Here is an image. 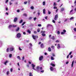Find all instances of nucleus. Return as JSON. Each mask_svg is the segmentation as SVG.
<instances>
[{"instance_id": "f257e3e1", "label": "nucleus", "mask_w": 76, "mask_h": 76, "mask_svg": "<svg viewBox=\"0 0 76 76\" xmlns=\"http://www.w3.org/2000/svg\"><path fill=\"white\" fill-rule=\"evenodd\" d=\"M39 66H37L36 67V69H34V70H35L38 73H39V71L40 70V69H39Z\"/></svg>"}, {"instance_id": "f03ea898", "label": "nucleus", "mask_w": 76, "mask_h": 76, "mask_svg": "<svg viewBox=\"0 0 76 76\" xmlns=\"http://www.w3.org/2000/svg\"><path fill=\"white\" fill-rule=\"evenodd\" d=\"M32 38L34 39L35 41L36 38H38V36L37 35L34 36V35H32Z\"/></svg>"}, {"instance_id": "7ed1b4c3", "label": "nucleus", "mask_w": 76, "mask_h": 76, "mask_svg": "<svg viewBox=\"0 0 76 76\" xmlns=\"http://www.w3.org/2000/svg\"><path fill=\"white\" fill-rule=\"evenodd\" d=\"M14 47H12L10 48L9 50L10 51H14Z\"/></svg>"}, {"instance_id": "20e7f679", "label": "nucleus", "mask_w": 76, "mask_h": 76, "mask_svg": "<svg viewBox=\"0 0 76 76\" xmlns=\"http://www.w3.org/2000/svg\"><path fill=\"white\" fill-rule=\"evenodd\" d=\"M17 37L18 38H20L21 34L20 33H18L17 35Z\"/></svg>"}, {"instance_id": "39448f33", "label": "nucleus", "mask_w": 76, "mask_h": 76, "mask_svg": "<svg viewBox=\"0 0 76 76\" xmlns=\"http://www.w3.org/2000/svg\"><path fill=\"white\" fill-rule=\"evenodd\" d=\"M57 18H58V15H56L55 16L54 19L55 20H56L57 19Z\"/></svg>"}, {"instance_id": "423d86ee", "label": "nucleus", "mask_w": 76, "mask_h": 76, "mask_svg": "<svg viewBox=\"0 0 76 76\" xmlns=\"http://www.w3.org/2000/svg\"><path fill=\"white\" fill-rule=\"evenodd\" d=\"M42 59H43V56H41L39 57V60L40 61H41Z\"/></svg>"}, {"instance_id": "0eeeda50", "label": "nucleus", "mask_w": 76, "mask_h": 76, "mask_svg": "<svg viewBox=\"0 0 76 76\" xmlns=\"http://www.w3.org/2000/svg\"><path fill=\"white\" fill-rule=\"evenodd\" d=\"M31 66L32 67V69H33V70H35V68H34V67H35V65H34V64H31Z\"/></svg>"}, {"instance_id": "6e6552de", "label": "nucleus", "mask_w": 76, "mask_h": 76, "mask_svg": "<svg viewBox=\"0 0 76 76\" xmlns=\"http://www.w3.org/2000/svg\"><path fill=\"white\" fill-rule=\"evenodd\" d=\"M17 20H18V18L17 17H15L14 19V22H16V21H17Z\"/></svg>"}, {"instance_id": "1a4fd4ad", "label": "nucleus", "mask_w": 76, "mask_h": 76, "mask_svg": "<svg viewBox=\"0 0 76 76\" xmlns=\"http://www.w3.org/2000/svg\"><path fill=\"white\" fill-rule=\"evenodd\" d=\"M29 45H30V46H31L29 47V48H30L31 49L32 48V43H29Z\"/></svg>"}, {"instance_id": "9d476101", "label": "nucleus", "mask_w": 76, "mask_h": 76, "mask_svg": "<svg viewBox=\"0 0 76 76\" xmlns=\"http://www.w3.org/2000/svg\"><path fill=\"white\" fill-rule=\"evenodd\" d=\"M57 48L58 49H60V44H58L57 45Z\"/></svg>"}, {"instance_id": "9b49d317", "label": "nucleus", "mask_w": 76, "mask_h": 76, "mask_svg": "<svg viewBox=\"0 0 76 76\" xmlns=\"http://www.w3.org/2000/svg\"><path fill=\"white\" fill-rule=\"evenodd\" d=\"M7 63H9V61H6L5 62H4V64L5 65H6Z\"/></svg>"}, {"instance_id": "f8f14e48", "label": "nucleus", "mask_w": 76, "mask_h": 76, "mask_svg": "<svg viewBox=\"0 0 76 76\" xmlns=\"http://www.w3.org/2000/svg\"><path fill=\"white\" fill-rule=\"evenodd\" d=\"M9 57L10 58H12V54H9Z\"/></svg>"}, {"instance_id": "ddd939ff", "label": "nucleus", "mask_w": 76, "mask_h": 76, "mask_svg": "<svg viewBox=\"0 0 76 76\" xmlns=\"http://www.w3.org/2000/svg\"><path fill=\"white\" fill-rule=\"evenodd\" d=\"M50 69L51 71H52V72H53V67H50Z\"/></svg>"}, {"instance_id": "4468645a", "label": "nucleus", "mask_w": 76, "mask_h": 76, "mask_svg": "<svg viewBox=\"0 0 76 76\" xmlns=\"http://www.w3.org/2000/svg\"><path fill=\"white\" fill-rule=\"evenodd\" d=\"M51 39H52L53 40H54V39H55V37H54V36H52L51 38Z\"/></svg>"}, {"instance_id": "2eb2a0df", "label": "nucleus", "mask_w": 76, "mask_h": 76, "mask_svg": "<svg viewBox=\"0 0 76 76\" xmlns=\"http://www.w3.org/2000/svg\"><path fill=\"white\" fill-rule=\"evenodd\" d=\"M43 13L44 14H45V9H43Z\"/></svg>"}, {"instance_id": "dca6fc26", "label": "nucleus", "mask_w": 76, "mask_h": 76, "mask_svg": "<svg viewBox=\"0 0 76 76\" xmlns=\"http://www.w3.org/2000/svg\"><path fill=\"white\" fill-rule=\"evenodd\" d=\"M61 12H63L64 10V8H61Z\"/></svg>"}, {"instance_id": "f3484780", "label": "nucleus", "mask_w": 76, "mask_h": 76, "mask_svg": "<svg viewBox=\"0 0 76 76\" xmlns=\"http://www.w3.org/2000/svg\"><path fill=\"white\" fill-rule=\"evenodd\" d=\"M40 47L41 48H44V44L43 43H42L41 45H40Z\"/></svg>"}, {"instance_id": "a211bd4d", "label": "nucleus", "mask_w": 76, "mask_h": 76, "mask_svg": "<svg viewBox=\"0 0 76 76\" xmlns=\"http://www.w3.org/2000/svg\"><path fill=\"white\" fill-rule=\"evenodd\" d=\"M48 50L49 51H51V48L50 47L48 48Z\"/></svg>"}, {"instance_id": "6ab92c4d", "label": "nucleus", "mask_w": 76, "mask_h": 76, "mask_svg": "<svg viewBox=\"0 0 76 76\" xmlns=\"http://www.w3.org/2000/svg\"><path fill=\"white\" fill-rule=\"evenodd\" d=\"M12 27H13V25H10L8 27V28L10 29V28H11Z\"/></svg>"}, {"instance_id": "aec40b11", "label": "nucleus", "mask_w": 76, "mask_h": 76, "mask_svg": "<svg viewBox=\"0 0 76 76\" xmlns=\"http://www.w3.org/2000/svg\"><path fill=\"white\" fill-rule=\"evenodd\" d=\"M73 64H74V61H73L72 62V64L71 65L72 67H73Z\"/></svg>"}, {"instance_id": "412c9836", "label": "nucleus", "mask_w": 76, "mask_h": 76, "mask_svg": "<svg viewBox=\"0 0 76 76\" xmlns=\"http://www.w3.org/2000/svg\"><path fill=\"white\" fill-rule=\"evenodd\" d=\"M29 76H33V75H32V73L31 72H30L29 74Z\"/></svg>"}, {"instance_id": "4be33fe9", "label": "nucleus", "mask_w": 76, "mask_h": 76, "mask_svg": "<svg viewBox=\"0 0 76 76\" xmlns=\"http://www.w3.org/2000/svg\"><path fill=\"white\" fill-rule=\"evenodd\" d=\"M20 29V28H19V27H18L17 29H16V31H18Z\"/></svg>"}, {"instance_id": "5701e85b", "label": "nucleus", "mask_w": 76, "mask_h": 76, "mask_svg": "<svg viewBox=\"0 0 76 76\" xmlns=\"http://www.w3.org/2000/svg\"><path fill=\"white\" fill-rule=\"evenodd\" d=\"M27 32H28V33H29V34H31V31L28 30L27 31Z\"/></svg>"}, {"instance_id": "b1692460", "label": "nucleus", "mask_w": 76, "mask_h": 76, "mask_svg": "<svg viewBox=\"0 0 76 76\" xmlns=\"http://www.w3.org/2000/svg\"><path fill=\"white\" fill-rule=\"evenodd\" d=\"M50 65H51V66H52L53 67H54V66H55V64L53 63L50 64Z\"/></svg>"}, {"instance_id": "393cba45", "label": "nucleus", "mask_w": 76, "mask_h": 76, "mask_svg": "<svg viewBox=\"0 0 76 76\" xmlns=\"http://www.w3.org/2000/svg\"><path fill=\"white\" fill-rule=\"evenodd\" d=\"M45 35L46 34H45L42 33V35L43 36V37H45Z\"/></svg>"}, {"instance_id": "a878e982", "label": "nucleus", "mask_w": 76, "mask_h": 76, "mask_svg": "<svg viewBox=\"0 0 76 76\" xmlns=\"http://www.w3.org/2000/svg\"><path fill=\"white\" fill-rule=\"evenodd\" d=\"M51 48L53 49V50H54V47L53 46H51Z\"/></svg>"}, {"instance_id": "bb28decb", "label": "nucleus", "mask_w": 76, "mask_h": 76, "mask_svg": "<svg viewBox=\"0 0 76 76\" xmlns=\"http://www.w3.org/2000/svg\"><path fill=\"white\" fill-rule=\"evenodd\" d=\"M17 58H18V59H19V60H20V56H17Z\"/></svg>"}, {"instance_id": "cd10ccee", "label": "nucleus", "mask_w": 76, "mask_h": 76, "mask_svg": "<svg viewBox=\"0 0 76 76\" xmlns=\"http://www.w3.org/2000/svg\"><path fill=\"white\" fill-rule=\"evenodd\" d=\"M41 33H43V34H44V33L45 32V31H41Z\"/></svg>"}, {"instance_id": "c85d7f7f", "label": "nucleus", "mask_w": 76, "mask_h": 76, "mask_svg": "<svg viewBox=\"0 0 76 76\" xmlns=\"http://www.w3.org/2000/svg\"><path fill=\"white\" fill-rule=\"evenodd\" d=\"M6 74L7 75H9V71H7L6 72Z\"/></svg>"}, {"instance_id": "c756f323", "label": "nucleus", "mask_w": 76, "mask_h": 76, "mask_svg": "<svg viewBox=\"0 0 76 76\" xmlns=\"http://www.w3.org/2000/svg\"><path fill=\"white\" fill-rule=\"evenodd\" d=\"M57 4H56V2H54V4H53V6H56Z\"/></svg>"}, {"instance_id": "7c9ffc66", "label": "nucleus", "mask_w": 76, "mask_h": 76, "mask_svg": "<svg viewBox=\"0 0 76 76\" xmlns=\"http://www.w3.org/2000/svg\"><path fill=\"white\" fill-rule=\"evenodd\" d=\"M43 6H45V1H44L43 2Z\"/></svg>"}, {"instance_id": "2f4dec72", "label": "nucleus", "mask_w": 76, "mask_h": 76, "mask_svg": "<svg viewBox=\"0 0 76 76\" xmlns=\"http://www.w3.org/2000/svg\"><path fill=\"white\" fill-rule=\"evenodd\" d=\"M37 32H40V30L39 29V28L37 29Z\"/></svg>"}, {"instance_id": "473e14b6", "label": "nucleus", "mask_w": 76, "mask_h": 76, "mask_svg": "<svg viewBox=\"0 0 76 76\" xmlns=\"http://www.w3.org/2000/svg\"><path fill=\"white\" fill-rule=\"evenodd\" d=\"M23 16H26V17L27 16V14H26L24 13L23 14Z\"/></svg>"}, {"instance_id": "72a5a7b5", "label": "nucleus", "mask_w": 76, "mask_h": 76, "mask_svg": "<svg viewBox=\"0 0 76 76\" xmlns=\"http://www.w3.org/2000/svg\"><path fill=\"white\" fill-rule=\"evenodd\" d=\"M12 26L13 27H14V28H15V27H16V26H17L16 25H15L14 24H13L12 25Z\"/></svg>"}, {"instance_id": "f704fd0d", "label": "nucleus", "mask_w": 76, "mask_h": 76, "mask_svg": "<svg viewBox=\"0 0 76 76\" xmlns=\"http://www.w3.org/2000/svg\"><path fill=\"white\" fill-rule=\"evenodd\" d=\"M22 22H23V20H21L19 22V23H22Z\"/></svg>"}, {"instance_id": "c9c22d12", "label": "nucleus", "mask_w": 76, "mask_h": 76, "mask_svg": "<svg viewBox=\"0 0 76 76\" xmlns=\"http://www.w3.org/2000/svg\"><path fill=\"white\" fill-rule=\"evenodd\" d=\"M63 31L64 33H66V31L64 29L63 30Z\"/></svg>"}, {"instance_id": "e433bc0d", "label": "nucleus", "mask_w": 76, "mask_h": 76, "mask_svg": "<svg viewBox=\"0 0 76 76\" xmlns=\"http://www.w3.org/2000/svg\"><path fill=\"white\" fill-rule=\"evenodd\" d=\"M51 60H54V58L53 57V56H51Z\"/></svg>"}, {"instance_id": "4c0bfd02", "label": "nucleus", "mask_w": 76, "mask_h": 76, "mask_svg": "<svg viewBox=\"0 0 76 76\" xmlns=\"http://www.w3.org/2000/svg\"><path fill=\"white\" fill-rule=\"evenodd\" d=\"M74 19V18H73V17H72L70 18V20H72V19Z\"/></svg>"}, {"instance_id": "58836bf2", "label": "nucleus", "mask_w": 76, "mask_h": 76, "mask_svg": "<svg viewBox=\"0 0 76 76\" xmlns=\"http://www.w3.org/2000/svg\"><path fill=\"white\" fill-rule=\"evenodd\" d=\"M19 50H20V51H22V49L20 48V47H19Z\"/></svg>"}, {"instance_id": "ea45409f", "label": "nucleus", "mask_w": 76, "mask_h": 76, "mask_svg": "<svg viewBox=\"0 0 76 76\" xmlns=\"http://www.w3.org/2000/svg\"><path fill=\"white\" fill-rule=\"evenodd\" d=\"M37 14L38 15V16H39L40 15V12H39V11L38 13H37Z\"/></svg>"}, {"instance_id": "a19ab883", "label": "nucleus", "mask_w": 76, "mask_h": 76, "mask_svg": "<svg viewBox=\"0 0 76 76\" xmlns=\"http://www.w3.org/2000/svg\"><path fill=\"white\" fill-rule=\"evenodd\" d=\"M53 9H57V7H53Z\"/></svg>"}, {"instance_id": "79ce46f5", "label": "nucleus", "mask_w": 76, "mask_h": 76, "mask_svg": "<svg viewBox=\"0 0 76 76\" xmlns=\"http://www.w3.org/2000/svg\"><path fill=\"white\" fill-rule=\"evenodd\" d=\"M74 31L75 32H76V28H74Z\"/></svg>"}, {"instance_id": "37998d69", "label": "nucleus", "mask_w": 76, "mask_h": 76, "mask_svg": "<svg viewBox=\"0 0 76 76\" xmlns=\"http://www.w3.org/2000/svg\"><path fill=\"white\" fill-rule=\"evenodd\" d=\"M31 9H34V7L33 6H32L31 7Z\"/></svg>"}, {"instance_id": "c03bdc74", "label": "nucleus", "mask_w": 76, "mask_h": 76, "mask_svg": "<svg viewBox=\"0 0 76 76\" xmlns=\"http://www.w3.org/2000/svg\"><path fill=\"white\" fill-rule=\"evenodd\" d=\"M52 22H53V23H56V22L55 21V20H53Z\"/></svg>"}, {"instance_id": "a18cd8bd", "label": "nucleus", "mask_w": 76, "mask_h": 76, "mask_svg": "<svg viewBox=\"0 0 76 76\" xmlns=\"http://www.w3.org/2000/svg\"><path fill=\"white\" fill-rule=\"evenodd\" d=\"M52 56L53 57H55V54H54V53H53L52 54Z\"/></svg>"}, {"instance_id": "49530a36", "label": "nucleus", "mask_w": 76, "mask_h": 76, "mask_svg": "<svg viewBox=\"0 0 76 76\" xmlns=\"http://www.w3.org/2000/svg\"><path fill=\"white\" fill-rule=\"evenodd\" d=\"M57 34H60V31H57Z\"/></svg>"}, {"instance_id": "de8ad7c7", "label": "nucleus", "mask_w": 76, "mask_h": 76, "mask_svg": "<svg viewBox=\"0 0 76 76\" xmlns=\"http://www.w3.org/2000/svg\"><path fill=\"white\" fill-rule=\"evenodd\" d=\"M25 23H26V22H24L22 24V26L24 25V24H25Z\"/></svg>"}, {"instance_id": "09e8293b", "label": "nucleus", "mask_w": 76, "mask_h": 76, "mask_svg": "<svg viewBox=\"0 0 76 76\" xmlns=\"http://www.w3.org/2000/svg\"><path fill=\"white\" fill-rule=\"evenodd\" d=\"M37 19V18L36 17H35L34 18V21H35V20H36Z\"/></svg>"}, {"instance_id": "8fccbe9b", "label": "nucleus", "mask_w": 76, "mask_h": 76, "mask_svg": "<svg viewBox=\"0 0 76 76\" xmlns=\"http://www.w3.org/2000/svg\"><path fill=\"white\" fill-rule=\"evenodd\" d=\"M68 19H65V20H64V22H66L67 20Z\"/></svg>"}, {"instance_id": "3c124183", "label": "nucleus", "mask_w": 76, "mask_h": 76, "mask_svg": "<svg viewBox=\"0 0 76 76\" xmlns=\"http://www.w3.org/2000/svg\"><path fill=\"white\" fill-rule=\"evenodd\" d=\"M12 71H13V69L12 68H11L10 69V72H12Z\"/></svg>"}, {"instance_id": "603ef678", "label": "nucleus", "mask_w": 76, "mask_h": 76, "mask_svg": "<svg viewBox=\"0 0 76 76\" xmlns=\"http://www.w3.org/2000/svg\"><path fill=\"white\" fill-rule=\"evenodd\" d=\"M25 58V57L23 56L22 58V59L23 60H24V59Z\"/></svg>"}, {"instance_id": "864d4df0", "label": "nucleus", "mask_w": 76, "mask_h": 76, "mask_svg": "<svg viewBox=\"0 0 76 76\" xmlns=\"http://www.w3.org/2000/svg\"><path fill=\"white\" fill-rule=\"evenodd\" d=\"M7 52H9V48H8L7 49Z\"/></svg>"}, {"instance_id": "5fc2aeb1", "label": "nucleus", "mask_w": 76, "mask_h": 76, "mask_svg": "<svg viewBox=\"0 0 76 76\" xmlns=\"http://www.w3.org/2000/svg\"><path fill=\"white\" fill-rule=\"evenodd\" d=\"M61 35H63V34H64V32H61Z\"/></svg>"}, {"instance_id": "6e6d98bb", "label": "nucleus", "mask_w": 76, "mask_h": 76, "mask_svg": "<svg viewBox=\"0 0 76 76\" xmlns=\"http://www.w3.org/2000/svg\"><path fill=\"white\" fill-rule=\"evenodd\" d=\"M48 14H49V15H50V14H51V12L49 11H48Z\"/></svg>"}, {"instance_id": "4d7b16f0", "label": "nucleus", "mask_w": 76, "mask_h": 76, "mask_svg": "<svg viewBox=\"0 0 76 76\" xmlns=\"http://www.w3.org/2000/svg\"><path fill=\"white\" fill-rule=\"evenodd\" d=\"M28 19H29V20H31L32 19V17H29V18H28Z\"/></svg>"}, {"instance_id": "13d9d810", "label": "nucleus", "mask_w": 76, "mask_h": 76, "mask_svg": "<svg viewBox=\"0 0 76 76\" xmlns=\"http://www.w3.org/2000/svg\"><path fill=\"white\" fill-rule=\"evenodd\" d=\"M38 26H41V24H38Z\"/></svg>"}, {"instance_id": "bf43d9fd", "label": "nucleus", "mask_w": 76, "mask_h": 76, "mask_svg": "<svg viewBox=\"0 0 76 76\" xmlns=\"http://www.w3.org/2000/svg\"><path fill=\"white\" fill-rule=\"evenodd\" d=\"M59 40H57L56 41V42H59Z\"/></svg>"}, {"instance_id": "052dcab7", "label": "nucleus", "mask_w": 76, "mask_h": 76, "mask_svg": "<svg viewBox=\"0 0 76 76\" xmlns=\"http://www.w3.org/2000/svg\"><path fill=\"white\" fill-rule=\"evenodd\" d=\"M8 1H9V0H6L5 3H7L8 2Z\"/></svg>"}, {"instance_id": "680f3d73", "label": "nucleus", "mask_w": 76, "mask_h": 76, "mask_svg": "<svg viewBox=\"0 0 76 76\" xmlns=\"http://www.w3.org/2000/svg\"><path fill=\"white\" fill-rule=\"evenodd\" d=\"M24 3L25 4H27V2H24Z\"/></svg>"}, {"instance_id": "e2e57ef3", "label": "nucleus", "mask_w": 76, "mask_h": 76, "mask_svg": "<svg viewBox=\"0 0 76 76\" xmlns=\"http://www.w3.org/2000/svg\"><path fill=\"white\" fill-rule=\"evenodd\" d=\"M12 2H10V5H12Z\"/></svg>"}, {"instance_id": "0e129e2a", "label": "nucleus", "mask_w": 76, "mask_h": 76, "mask_svg": "<svg viewBox=\"0 0 76 76\" xmlns=\"http://www.w3.org/2000/svg\"><path fill=\"white\" fill-rule=\"evenodd\" d=\"M34 34H37V31H34Z\"/></svg>"}, {"instance_id": "69168bd1", "label": "nucleus", "mask_w": 76, "mask_h": 76, "mask_svg": "<svg viewBox=\"0 0 76 76\" xmlns=\"http://www.w3.org/2000/svg\"><path fill=\"white\" fill-rule=\"evenodd\" d=\"M73 10H71L70 12V13H71V12H73Z\"/></svg>"}, {"instance_id": "338daca9", "label": "nucleus", "mask_w": 76, "mask_h": 76, "mask_svg": "<svg viewBox=\"0 0 76 76\" xmlns=\"http://www.w3.org/2000/svg\"><path fill=\"white\" fill-rule=\"evenodd\" d=\"M23 34L24 35H26V33H25V32H23Z\"/></svg>"}, {"instance_id": "774afa93", "label": "nucleus", "mask_w": 76, "mask_h": 76, "mask_svg": "<svg viewBox=\"0 0 76 76\" xmlns=\"http://www.w3.org/2000/svg\"><path fill=\"white\" fill-rule=\"evenodd\" d=\"M72 57H73V55H71L70 56V58H72Z\"/></svg>"}]
</instances>
